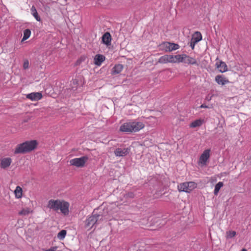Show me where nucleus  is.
I'll return each instance as SVG.
<instances>
[{
	"label": "nucleus",
	"mask_w": 251,
	"mask_h": 251,
	"mask_svg": "<svg viewBox=\"0 0 251 251\" xmlns=\"http://www.w3.org/2000/svg\"><path fill=\"white\" fill-rule=\"evenodd\" d=\"M184 54H177L175 55H173V63H181L184 61Z\"/></svg>",
	"instance_id": "f3484780"
},
{
	"label": "nucleus",
	"mask_w": 251,
	"mask_h": 251,
	"mask_svg": "<svg viewBox=\"0 0 251 251\" xmlns=\"http://www.w3.org/2000/svg\"><path fill=\"white\" fill-rule=\"evenodd\" d=\"M216 82L219 85H224L229 83V81L223 75H218L215 77Z\"/></svg>",
	"instance_id": "2eb2a0df"
},
{
	"label": "nucleus",
	"mask_w": 251,
	"mask_h": 251,
	"mask_svg": "<svg viewBox=\"0 0 251 251\" xmlns=\"http://www.w3.org/2000/svg\"><path fill=\"white\" fill-rule=\"evenodd\" d=\"M66 231L65 230H61L57 234V238L60 240H63L66 236Z\"/></svg>",
	"instance_id": "bb28decb"
},
{
	"label": "nucleus",
	"mask_w": 251,
	"mask_h": 251,
	"mask_svg": "<svg viewBox=\"0 0 251 251\" xmlns=\"http://www.w3.org/2000/svg\"><path fill=\"white\" fill-rule=\"evenodd\" d=\"M183 63L188 65H195L197 66H199L200 65L198 61L196 58L186 54H184V61H183Z\"/></svg>",
	"instance_id": "9b49d317"
},
{
	"label": "nucleus",
	"mask_w": 251,
	"mask_h": 251,
	"mask_svg": "<svg viewBox=\"0 0 251 251\" xmlns=\"http://www.w3.org/2000/svg\"><path fill=\"white\" fill-rule=\"evenodd\" d=\"M203 123V120L198 119L192 122L190 125V127L192 128L199 127L201 126Z\"/></svg>",
	"instance_id": "aec40b11"
},
{
	"label": "nucleus",
	"mask_w": 251,
	"mask_h": 251,
	"mask_svg": "<svg viewBox=\"0 0 251 251\" xmlns=\"http://www.w3.org/2000/svg\"><path fill=\"white\" fill-rule=\"evenodd\" d=\"M94 63L97 66H100L105 60V57L100 54H97L94 58Z\"/></svg>",
	"instance_id": "a211bd4d"
},
{
	"label": "nucleus",
	"mask_w": 251,
	"mask_h": 251,
	"mask_svg": "<svg viewBox=\"0 0 251 251\" xmlns=\"http://www.w3.org/2000/svg\"><path fill=\"white\" fill-rule=\"evenodd\" d=\"M236 232L234 231H228L226 233V237L227 238H231L236 235Z\"/></svg>",
	"instance_id": "cd10ccee"
},
{
	"label": "nucleus",
	"mask_w": 251,
	"mask_h": 251,
	"mask_svg": "<svg viewBox=\"0 0 251 251\" xmlns=\"http://www.w3.org/2000/svg\"><path fill=\"white\" fill-rule=\"evenodd\" d=\"M200 108H209L208 106H207V105H206L205 104H201L200 107Z\"/></svg>",
	"instance_id": "f704fd0d"
},
{
	"label": "nucleus",
	"mask_w": 251,
	"mask_h": 251,
	"mask_svg": "<svg viewBox=\"0 0 251 251\" xmlns=\"http://www.w3.org/2000/svg\"><path fill=\"white\" fill-rule=\"evenodd\" d=\"M212 95H210L208 94L206 96L205 100L208 101H209L212 99Z\"/></svg>",
	"instance_id": "473e14b6"
},
{
	"label": "nucleus",
	"mask_w": 251,
	"mask_h": 251,
	"mask_svg": "<svg viewBox=\"0 0 251 251\" xmlns=\"http://www.w3.org/2000/svg\"><path fill=\"white\" fill-rule=\"evenodd\" d=\"M210 149H207L204 151L199 158L198 161L199 165L201 167L206 165L207 161L210 157Z\"/></svg>",
	"instance_id": "6e6552de"
},
{
	"label": "nucleus",
	"mask_w": 251,
	"mask_h": 251,
	"mask_svg": "<svg viewBox=\"0 0 251 251\" xmlns=\"http://www.w3.org/2000/svg\"><path fill=\"white\" fill-rule=\"evenodd\" d=\"M31 12L32 15L36 19L37 21H40L41 20L40 16L38 15V12L34 6H32L31 8Z\"/></svg>",
	"instance_id": "5701e85b"
},
{
	"label": "nucleus",
	"mask_w": 251,
	"mask_h": 251,
	"mask_svg": "<svg viewBox=\"0 0 251 251\" xmlns=\"http://www.w3.org/2000/svg\"><path fill=\"white\" fill-rule=\"evenodd\" d=\"M102 42L106 46H109L111 44V36L109 32H107L103 35L102 37Z\"/></svg>",
	"instance_id": "dca6fc26"
},
{
	"label": "nucleus",
	"mask_w": 251,
	"mask_h": 251,
	"mask_svg": "<svg viewBox=\"0 0 251 251\" xmlns=\"http://www.w3.org/2000/svg\"><path fill=\"white\" fill-rule=\"evenodd\" d=\"M215 65L221 73H224L227 71V65L222 61H217Z\"/></svg>",
	"instance_id": "4468645a"
},
{
	"label": "nucleus",
	"mask_w": 251,
	"mask_h": 251,
	"mask_svg": "<svg viewBox=\"0 0 251 251\" xmlns=\"http://www.w3.org/2000/svg\"><path fill=\"white\" fill-rule=\"evenodd\" d=\"M224 184L223 182H219L215 187V189L214 191V194L215 195H217L220 189L223 186Z\"/></svg>",
	"instance_id": "393cba45"
},
{
	"label": "nucleus",
	"mask_w": 251,
	"mask_h": 251,
	"mask_svg": "<svg viewBox=\"0 0 251 251\" xmlns=\"http://www.w3.org/2000/svg\"><path fill=\"white\" fill-rule=\"evenodd\" d=\"M241 251H247L246 249H243Z\"/></svg>",
	"instance_id": "c9c22d12"
},
{
	"label": "nucleus",
	"mask_w": 251,
	"mask_h": 251,
	"mask_svg": "<svg viewBox=\"0 0 251 251\" xmlns=\"http://www.w3.org/2000/svg\"><path fill=\"white\" fill-rule=\"evenodd\" d=\"M14 194L16 198L20 199L22 198L23 195V190L20 186H17L14 191Z\"/></svg>",
	"instance_id": "4be33fe9"
},
{
	"label": "nucleus",
	"mask_w": 251,
	"mask_h": 251,
	"mask_svg": "<svg viewBox=\"0 0 251 251\" xmlns=\"http://www.w3.org/2000/svg\"><path fill=\"white\" fill-rule=\"evenodd\" d=\"M197 187V184L193 181L185 182L179 184L177 186L179 192L190 193Z\"/></svg>",
	"instance_id": "39448f33"
},
{
	"label": "nucleus",
	"mask_w": 251,
	"mask_h": 251,
	"mask_svg": "<svg viewBox=\"0 0 251 251\" xmlns=\"http://www.w3.org/2000/svg\"><path fill=\"white\" fill-rule=\"evenodd\" d=\"M31 212V211L30 208L26 207L20 211L19 212V214L22 216H26L28 215Z\"/></svg>",
	"instance_id": "a878e982"
},
{
	"label": "nucleus",
	"mask_w": 251,
	"mask_h": 251,
	"mask_svg": "<svg viewBox=\"0 0 251 251\" xmlns=\"http://www.w3.org/2000/svg\"><path fill=\"white\" fill-rule=\"evenodd\" d=\"M197 43H195V42L192 41L191 40L190 43V46L192 50H193L195 48L196 44Z\"/></svg>",
	"instance_id": "c756f323"
},
{
	"label": "nucleus",
	"mask_w": 251,
	"mask_h": 251,
	"mask_svg": "<svg viewBox=\"0 0 251 251\" xmlns=\"http://www.w3.org/2000/svg\"><path fill=\"white\" fill-rule=\"evenodd\" d=\"M126 197L130 198H133L134 197V194L132 192H129L126 194Z\"/></svg>",
	"instance_id": "7c9ffc66"
},
{
	"label": "nucleus",
	"mask_w": 251,
	"mask_h": 251,
	"mask_svg": "<svg viewBox=\"0 0 251 251\" xmlns=\"http://www.w3.org/2000/svg\"><path fill=\"white\" fill-rule=\"evenodd\" d=\"M12 162L11 158L2 157L0 158V168L3 170H7L11 165Z\"/></svg>",
	"instance_id": "1a4fd4ad"
},
{
	"label": "nucleus",
	"mask_w": 251,
	"mask_h": 251,
	"mask_svg": "<svg viewBox=\"0 0 251 251\" xmlns=\"http://www.w3.org/2000/svg\"><path fill=\"white\" fill-rule=\"evenodd\" d=\"M173 55H164L161 56L158 59V62L162 64H166L168 63H172L174 62L173 60Z\"/></svg>",
	"instance_id": "f8f14e48"
},
{
	"label": "nucleus",
	"mask_w": 251,
	"mask_h": 251,
	"mask_svg": "<svg viewBox=\"0 0 251 251\" xmlns=\"http://www.w3.org/2000/svg\"><path fill=\"white\" fill-rule=\"evenodd\" d=\"M70 204L69 202L59 200H50L48 201L47 207L54 211L60 210L62 214L65 215H68Z\"/></svg>",
	"instance_id": "f257e3e1"
},
{
	"label": "nucleus",
	"mask_w": 251,
	"mask_h": 251,
	"mask_svg": "<svg viewBox=\"0 0 251 251\" xmlns=\"http://www.w3.org/2000/svg\"><path fill=\"white\" fill-rule=\"evenodd\" d=\"M42 95L40 92H34L26 95V98L32 100L37 101L41 99Z\"/></svg>",
	"instance_id": "ddd939ff"
},
{
	"label": "nucleus",
	"mask_w": 251,
	"mask_h": 251,
	"mask_svg": "<svg viewBox=\"0 0 251 251\" xmlns=\"http://www.w3.org/2000/svg\"><path fill=\"white\" fill-rule=\"evenodd\" d=\"M144 126V124L141 122L130 121L122 124L120 130L124 132H136L143 129Z\"/></svg>",
	"instance_id": "f03ea898"
},
{
	"label": "nucleus",
	"mask_w": 251,
	"mask_h": 251,
	"mask_svg": "<svg viewBox=\"0 0 251 251\" xmlns=\"http://www.w3.org/2000/svg\"><path fill=\"white\" fill-rule=\"evenodd\" d=\"M160 47L161 50L165 52H171L179 48V46L177 44L168 42H163L160 44Z\"/></svg>",
	"instance_id": "0eeeda50"
},
{
	"label": "nucleus",
	"mask_w": 251,
	"mask_h": 251,
	"mask_svg": "<svg viewBox=\"0 0 251 251\" xmlns=\"http://www.w3.org/2000/svg\"><path fill=\"white\" fill-rule=\"evenodd\" d=\"M202 39V36L200 32L197 31L193 35L191 40L198 43Z\"/></svg>",
	"instance_id": "412c9836"
},
{
	"label": "nucleus",
	"mask_w": 251,
	"mask_h": 251,
	"mask_svg": "<svg viewBox=\"0 0 251 251\" xmlns=\"http://www.w3.org/2000/svg\"><path fill=\"white\" fill-rule=\"evenodd\" d=\"M29 67V62L27 60H25L24 61V64H23V68L24 69H27Z\"/></svg>",
	"instance_id": "c85d7f7f"
},
{
	"label": "nucleus",
	"mask_w": 251,
	"mask_h": 251,
	"mask_svg": "<svg viewBox=\"0 0 251 251\" xmlns=\"http://www.w3.org/2000/svg\"><path fill=\"white\" fill-rule=\"evenodd\" d=\"M109 219L106 215L93 214L86 219L85 222V227L87 230H90L95 225L100 224L102 221H107Z\"/></svg>",
	"instance_id": "7ed1b4c3"
},
{
	"label": "nucleus",
	"mask_w": 251,
	"mask_h": 251,
	"mask_svg": "<svg viewBox=\"0 0 251 251\" xmlns=\"http://www.w3.org/2000/svg\"><path fill=\"white\" fill-rule=\"evenodd\" d=\"M37 146V142L35 140L25 142L18 145L15 148V154L25 153L34 150Z\"/></svg>",
	"instance_id": "20e7f679"
},
{
	"label": "nucleus",
	"mask_w": 251,
	"mask_h": 251,
	"mask_svg": "<svg viewBox=\"0 0 251 251\" xmlns=\"http://www.w3.org/2000/svg\"><path fill=\"white\" fill-rule=\"evenodd\" d=\"M129 151V148H117L115 150L114 153L116 156L123 157L128 154Z\"/></svg>",
	"instance_id": "9d476101"
},
{
	"label": "nucleus",
	"mask_w": 251,
	"mask_h": 251,
	"mask_svg": "<svg viewBox=\"0 0 251 251\" xmlns=\"http://www.w3.org/2000/svg\"><path fill=\"white\" fill-rule=\"evenodd\" d=\"M88 160V157L86 156L79 158H75L71 159L69 161L70 165L78 168H81L84 166L85 163Z\"/></svg>",
	"instance_id": "423d86ee"
},
{
	"label": "nucleus",
	"mask_w": 251,
	"mask_h": 251,
	"mask_svg": "<svg viewBox=\"0 0 251 251\" xmlns=\"http://www.w3.org/2000/svg\"><path fill=\"white\" fill-rule=\"evenodd\" d=\"M57 250L56 247H52L48 250H45V251H56Z\"/></svg>",
	"instance_id": "72a5a7b5"
},
{
	"label": "nucleus",
	"mask_w": 251,
	"mask_h": 251,
	"mask_svg": "<svg viewBox=\"0 0 251 251\" xmlns=\"http://www.w3.org/2000/svg\"><path fill=\"white\" fill-rule=\"evenodd\" d=\"M123 66L122 64H116L114 66V67L112 69V74H118L123 70Z\"/></svg>",
	"instance_id": "6ab92c4d"
},
{
	"label": "nucleus",
	"mask_w": 251,
	"mask_h": 251,
	"mask_svg": "<svg viewBox=\"0 0 251 251\" xmlns=\"http://www.w3.org/2000/svg\"><path fill=\"white\" fill-rule=\"evenodd\" d=\"M198 62L200 63L199 66H200L201 67H205L206 65V63H205V60H203L201 63L199 61Z\"/></svg>",
	"instance_id": "2f4dec72"
},
{
	"label": "nucleus",
	"mask_w": 251,
	"mask_h": 251,
	"mask_svg": "<svg viewBox=\"0 0 251 251\" xmlns=\"http://www.w3.org/2000/svg\"><path fill=\"white\" fill-rule=\"evenodd\" d=\"M31 35V31L29 29H26L24 31V36L22 40V42L27 40Z\"/></svg>",
	"instance_id": "b1692460"
}]
</instances>
